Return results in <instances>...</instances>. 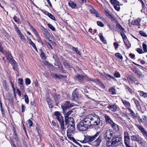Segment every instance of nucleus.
Instances as JSON below:
<instances>
[{"label":"nucleus","instance_id":"nucleus-1","mask_svg":"<svg viewBox=\"0 0 147 147\" xmlns=\"http://www.w3.org/2000/svg\"><path fill=\"white\" fill-rule=\"evenodd\" d=\"M100 132L97 131L96 133L93 136H84V140L80 142L84 143H91L93 142L94 145L97 147L98 146L101 142L102 136L100 135Z\"/></svg>","mask_w":147,"mask_h":147},{"label":"nucleus","instance_id":"nucleus-2","mask_svg":"<svg viewBox=\"0 0 147 147\" xmlns=\"http://www.w3.org/2000/svg\"><path fill=\"white\" fill-rule=\"evenodd\" d=\"M90 127L91 126H98L99 128L100 121L99 116L95 114L89 115L86 117Z\"/></svg>","mask_w":147,"mask_h":147},{"label":"nucleus","instance_id":"nucleus-3","mask_svg":"<svg viewBox=\"0 0 147 147\" xmlns=\"http://www.w3.org/2000/svg\"><path fill=\"white\" fill-rule=\"evenodd\" d=\"M122 140V136L121 134L114 135L111 141L107 140L106 142V146L107 147H115L116 144L121 142Z\"/></svg>","mask_w":147,"mask_h":147},{"label":"nucleus","instance_id":"nucleus-4","mask_svg":"<svg viewBox=\"0 0 147 147\" xmlns=\"http://www.w3.org/2000/svg\"><path fill=\"white\" fill-rule=\"evenodd\" d=\"M54 115L55 118L59 122V124L60 126V130L61 133L63 134L66 129V128L64 127V121L63 117L62 116L60 113L59 111H55L54 112Z\"/></svg>","mask_w":147,"mask_h":147},{"label":"nucleus","instance_id":"nucleus-5","mask_svg":"<svg viewBox=\"0 0 147 147\" xmlns=\"http://www.w3.org/2000/svg\"><path fill=\"white\" fill-rule=\"evenodd\" d=\"M85 117L80 122H78L77 125V128L80 131H86L88 128L90 127Z\"/></svg>","mask_w":147,"mask_h":147},{"label":"nucleus","instance_id":"nucleus-6","mask_svg":"<svg viewBox=\"0 0 147 147\" xmlns=\"http://www.w3.org/2000/svg\"><path fill=\"white\" fill-rule=\"evenodd\" d=\"M67 136L68 138L70 140L74 141L75 140L74 138L71 136L75 134L76 131L75 125H68L67 126Z\"/></svg>","mask_w":147,"mask_h":147},{"label":"nucleus","instance_id":"nucleus-7","mask_svg":"<svg viewBox=\"0 0 147 147\" xmlns=\"http://www.w3.org/2000/svg\"><path fill=\"white\" fill-rule=\"evenodd\" d=\"M114 136V131L111 129L107 130L104 135V138L106 140H110Z\"/></svg>","mask_w":147,"mask_h":147},{"label":"nucleus","instance_id":"nucleus-8","mask_svg":"<svg viewBox=\"0 0 147 147\" xmlns=\"http://www.w3.org/2000/svg\"><path fill=\"white\" fill-rule=\"evenodd\" d=\"M74 105L71 104L69 101H64L61 105V107L64 113H65L64 111L66 109L71 108Z\"/></svg>","mask_w":147,"mask_h":147},{"label":"nucleus","instance_id":"nucleus-9","mask_svg":"<svg viewBox=\"0 0 147 147\" xmlns=\"http://www.w3.org/2000/svg\"><path fill=\"white\" fill-rule=\"evenodd\" d=\"M80 95L76 90H75L73 92L72 94L71 99L74 102H78V101Z\"/></svg>","mask_w":147,"mask_h":147},{"label":"nucleus","instance_id":"nucleus-10","mask_svg":"<svg viewBox=\"0 0 147 147\" xmlns=\"http://www.w3.org/2000/svg\"><path fill=\"white\" fill-rule=\"evenodd\" d=\"M40 29L42 30V32L46 37L50 41L51 40L49 39V38L51 36L50 33L48 32V30L43 27L42 26H40Z\"/></svg>","mask_w":147,"mask_h":147},{"label":"nucleus","instance_id":"nucleus-11","mask_svg":"<svg viewBox=\"0 0 147 147\" xmlns=\"http://www.w3.org/2000/svg\"><path fill=\"white\" fill-rule=\"evenodd\" d=\"M127 80L129 84L134 83L135 84H138L137 81L132 76L129 75L127 76Z\"/></svg>","mask_w":147,"mask_h":147},{"label":"nucleus","instance_id":"nucleus-12","mask_svg":"<svg viewBox=\"0 0 147 147\" xmlns=\"http://www.w3.org/2000/svg\"><path fill=\"white\" fill-rule=\"evenodd\" d=\"M65 125H74V123L73 118L70 117L69 118H65Z\"/></svg>","mask_w":147,"mask_h":147},{"label":"nucleus","instance_id":"nucleus-13","mask_svg":"<svg viewBox=\"0 0 147 147\" xmlns=\"http://www.w3.org/2000/svg\"><path fill=\"white\" fill-rule=\"evenodd\" d=\"M109 109L112 111H116L119 108L115 104H113L108 106Z\"/></svg>","mask_w":147,"mask_h":147},{"label":"nucleus","instance_id":"nucleus-14","mask_svg":"<svg viewBox=\"0 0 147 147\" xmlns=\"http://www.w3.org/2000/svg\"><path fill=\"white\" fill-rule=\"evenodd\" d=\"M105 117L106 122L107 124H109L111 125L114 123L111 118L107 115H105Z\"/></svg>","mask_w":147,"mask_h":147},{"label":"nucleus","instance_id":"nucleus-15","mask_svg":"<svg viewBox=\"0 0 147 147\" xmlns=\"http://www.w3.org/2000/svg\"><path fill=\"white\" fill-rule=\"evenodd\" d=\"M110 126L114 130L117 132L119 131V129L118 125L114 122Z\"/></svg>","mask_w":147,"mask_h":147},{"label":"nucleus","instance_id":"nucleus-16","mask_svg":"<svg viewBox=\"0 0 147 147\" xmlns=\"http://www.w3.org/2000/svg\"><path fill=\"white\" fill-rule=\"evenodd\" d=\"M122 101L124 105L128 110H129V109H130V104L129 102L123 100H122Z\"/></svg>","mask_w":147,"mask_h":147},{"label":"nucleus","instance_id":"nucleus-17","mask_svg":"<svg viewBox=\"0 0 147 147\" xmlns=\"http://www.w3.org/2000/svg\"><path fill=\"white\" fill-rule=\"evenodd\" d=\"M30 29L35 35L36 37H39V35L38 32L36 31V30L31 25L30 26Z\"/></svg>","mask_w":147,"mask_h":147},{"label":"nucleus","instance_id":"nucleus-18","mask_svg":"<svg viewBox=\"0 0 147 147\" xmlns=\"http://www.w3.org/2000/svg\"><path fill=\"white\" fill-rule=\"evenodd\" d=\"M68 4L72 8H75L76 6V3L71 1H70L69 3Z\"/></svg>","mask_w":147,"mask_h":147},{"label":"nucleus","instance_id":"nucleus-19","mask_svg":"<svg viewBox=\"0 0 147 147\" xmlns=\"http://www.w3.org/2000/svg\"><path fill=\"white\" fill-rule=\"evenodd\" d=\"M76 79L80 82H82L83 80V77L82 76L78 75L76 76Z\"/></svg>","mask_w":147,"mask_h":147},{"label":"nucleus","instance_id":"nucleus-20","mask_svg":"<svg viewBox=\"0 0 147 147\" xmlns=\"http://www.w3.org/2000/svg\"><path fill=\"white\" fill-rule=\"evenodd\" d=\"M29 44L32 46L34 48V49L36 51L38 52V50L36 48L35 44L31 40V39H30V40Z\"/></svg>","mask_w":147,"mask_h":147},{"label":"nucleus","instance_id":"nucleus-21","mask_svg":"<svg viewBox=\"0 0 147 147\" xmlns=\"http://www.w3.org/2000/svg\"><path fill=\"white\" fill-rule=\"evenodd\" d=\"M111 4L114 5L120 4L119 2L117 0H111Z\"/></svg>","mask_w":147,"mask_h":147},{"label":"nucleus","instance_id":"nucleus-22","mask_svg":"<svg viewBox=\"0 0 147 147\" xmlns=\"http://www.w3.org/2000/svg\"><path fill=\"white\" fill-rule=\"evenodd\" d=\"M6 56L7 58V59L10 61H11L13 60V59L12 56L10 54L9 52H7L6 53Z\"/></svg>","mask_w":147,"mask_h":147},{"label":"nucleus","instance_id":"nucleus-23","mask_svg":"<svg viewBox=\"0 0 147 147\" xmlns=\"http://www.w3.org/2000/svg\"><path fill=\"white\" fill-rule=\"evenodd\" d=\"M19 36L20 38L22 39V40L24 42L26 41V39L24 36L23 35L22 33L20 32L18 33Z\"/></svg>","mask_w":147,"mask_h":147},{"label":"nucleus","instance_id":"nucleus-24","mask_svg":"<svg viewBox=\"0 0 147 147\" xmlns=\"http://www.w3.org/2000/svg\"><path fill=\"white\" fill-rule=\"evenodd\" d=\"M13 137L12 139H14L15 140V142H17L19 140L18 138L17 137V134L16 132L14 131L13 134Z\"/></svg>","mask_w":147,"mask_h":147},{"label":"nucleus","instance_id":"nucleus-25","mask_svg":"<svg viewBox=\"0 0 147 147\" xmlns=\"http://www.w3.org/2000/svg\"><path fill=\"white\" fill-rule=\"evenodd\" d=\"M100 40L104 44H107V41L105 40L104 37L102 35H101L100 36Z\"/></svg>","mask_w":147,"mask_h":147},{"label":"nucleus","instance_id":"nucleus-26","mask_svg":"<svg viewBox=\"0 0 147 147\" xmlns=\"http://www.w3.org/2000/svg\"><path fill=\"white\" fill-rule=\"evenodd\" d=\"M110 18L111 19V20L113 22H117L115 17L113 14L112 15H110Z\"/></svg>","mask_w":147,"mask_h":147},{"label":"nucleus","instance_id":"nucleus-27","mask_svg":"<svg viewBox=\"0 0 147 147\" xmlns=\"http://www.w3.org/2000/svg\"><path fill=\"white\" fill-rule=\"evenodd\" d=\"M116 26L121 30L123 31L124 30V29L122 27L120 24L118 23H117L116 24Z\"/></svg>","mask_w":147,"mask_h":147},{"label":"nucleus","instance_id":"nucleus-28","mask_svg":"<svg viewBox=\"0 0 147 147\" xmlns=\"http://www.w3.org/2000/svg\"><path fill=\"white\" fill-rule=\"evenodd\" d=\"M114 75V77L116 78H119L121 76L120 74L117 71H115V72Z\"/></svg>","mask_w":147,"mask_h":147},{"label":"nucleus","instance_id":"nucleus-29","mask_svg":"<svg viewBox=\"0 0 147 147\" xmlns=\"http://www.w3.org/2000/svg\"><path fill=\"white\" fill-rule=\"evenodd\" d=\"M26 124L27 125H28L30 127L32 126L33 122L30 119H29L27 121Z\"/></svg>","mask_w":147,"mask_h":147},{"label":"nucleus","instance_id":"nucleus-30","mask_svg":"<svg viewBox=\"0 0 147 147\" xmlns=\"http://www.w3.org/2000/svg\"><path fill=\"white\" fill-rule=\"evenodd\" d=\"M115 55L116 57L119 59H122L123 58L121 55L119 53H116L115 54Z\"/></svg>","mask_w":147,"mask_h":147},{"label":"nucleus","instance_id":"nucleus-31","mask_svg":"<svg viewBox=\"0 0 147 147\" xmlns=\"http://www.w3.org/2000/svg\"><path fill=\"white\" fill-rule=\"evenodd\" d=\"M109 91L110 92H111L112 94H116L115 90L113 88H112L109 89Z\"/></svg>","mask_w":147,"mask_h":147},{"label":"nucleus","instance_id":"nucleus-32","mask_svg":"<svg viewBox=\"0 0 147 147\" xmlns=\"http://www.w3.org/2000/svg\"><path fill=\"white\" fill-rule=\"evenodd\" d=\"M139 33L140 35L144 37H146L147 36V34H146V33L144 32V31H139Z\"/></svg>","mask_w":147,"mask_h":147},{"label":"nucleus","instance_id":"nucleus-33","mask_svg":"<svg viewBox=\"0 0 147 147\" xmlns=\"http://www.w3.org/2000/svg\"><path fill=\"white\" fill-rule=\"evenodd\" d=\"M2 85L4 88L6 90H7V86L6 85V82L5 80H3L2 82Z\"/></svg>","mask_w":147,"mask_h":147},{"label":"nucleus","instance_id":"nucleus-34","mask_svg":"<svg viewBox=\"0 0 147 147\" xmlns=\"http://www.w3.org/2000/svg\"><path fill=\"white\" fill-rule=\"evenodd\" d=\"M47 25L49 28L51 30L53 31L55 30V28L52 24H48Z\"/></svg>","mask_w":147,"mask_h":147},{"label":"nucleus","instance_id":"nucleus-35","mask_svg":"<svg viewBox=\"0 0 147 147\" xmlns=\"http://www.w3.org/2000/svg\"><path fill=\"white\" fill-rule=\"evenodd\" d=\"M40 57L43 59H46L45 54L42 51H41V53L40 54Z\"/></svg>","mask_w":147,"mask_h":147},{"label":"nucleus","instance_id":"nucleus-36","mask_svg":"<svg viewBox=\"0 0 147 147\" xmlns=\"http://www.w3.org/2000/svg\"><path fill=\"white\" fill-rule=\"evenodd\" d=\"M72 111H68L67 113L65 114V118H68L69 115H70L71 113H72Z\"/></svg>","mask_w":147,"mask_h":147},{"label":"nucleus","instance_id":"nucleus-37","mask_svg":"<svg viewBox=\"0 0 147 147\" xmlns=\"http://www.w3.org/2000/svg\"><path fill=\"white\" fill-rule=\"evenodd\" d=\"M105 14L107 16H109L110 17V15H112L113 13L108 9L106 10L105 11Z\"/></svg>","mask_w":147,"mask_h":147},{"label":"nucleus","instance_id":"nucleus-38","mask_svg":"<svg viewBox=\"0 0 147 147\" xmlns=\"http://www.w3.org/2000/svg\"><path fill=\"white\" fill-rule=\"evenodd\" d=\"M142 47L144 51L145 52H147L146 45V44L144 43L143 44Z\"/></svg>","mask_w":147,"mask_h":147},{"label":"nucleus","instance_id":"nucleus-39","mask_svg":"<svg viewBox=\"0 0 147 147\" xmlns=\"http://www.w3.org/2000/svg\"><path fill=\"white\" fill-rule=\"evenodd\" d=\"M23 79L22 78H19L18 79V84L20 85L23 84Z\"/></svg>","mask_w":147,"mask_h":147},{"label":"nucleus","instance_id":"nucleus-40","mask_svg":"<svg viewBox=\"0 0 147 147\" xmlns=\"http://www.w3.org/2000/svg\"><path fill=\"white\" fill-rule=\"evenodd\" d=\"M131 139L132 140L138 141L137 137L136 135H133L131 137Z\"/></svg>","mask_w":147,"mask_h":147},{"label":"nucleus","instance_id":"nucleus-41","mask_svg":"<svg viewBox=\"0 0 147 147\" xmlns=\"http://www.w3.org/2000/svg\"><path fill=\"white\" fill-rule=\"evenodd\" d=\"M120 4H118V5H114V8L117 11H119L120 9Z\"/></svg>","mask_w":147,"mask_h":147},{"label":"nucleus","instance_id":"nucleus-42","mask_svg":"<svg viewBox=\"0 0 147 147\" xmlns=\"http://www.w3.org/2000/svg\"><path fill=\"white\" fill-rule=\"evenodd\" d=\"M72 50L73 51H75L77 54L80 55V52L78 49L77 48H75L74 47H72Z\"/></svg>","mask_w":147,"mask_h":147},{"label":"nucleus","instance_id":"nucleus-43","mask_svg":"<svg viewBox=\"0 0 147 147\" xmlns=\"http://www.w3.org/2000/svg\"><path fill=\"white\" fill-rule=\"evenodd\" d=\"M25 100L26 103H28L29 102V99L28 96L26 94L24 96Z\"/></svg>","mask_w":147,"mask_h":147},{"label":"nucleus","instance_id":"nucleus-44","mask_svg":"<svg viewBox=\"0 0 147 147\" xmlns=\"http://www.w3.org/2000/svg\"><path fill=\"white\" fill-rule=\"evenodd\" d=\"M48 16L52 20H54L55 19V17L51 13H48Z\"/></svg>","mask_w":147,"mask_h":147},{"label":"nucleus","instance_id":"nucleus-45","mask_svg":"<svg viewBox=\"0 0 147 147\" xmlns=\"http://www.w3.org/2000/svg\"><path fill=\"white\" fill-rule=\"evenodd\" d=\"M30 80L28 78H26L25 79V83L26 85H28L30 83Z\"/></svg>","mask_w":147,"mask_h":147},{"label":"nucleus","instance_id":"nucleus-46","mask_svg":"<svg viewBox=\"0 0 147 147\" xmlns=\"http://www.w3.org/2000/svg\"><path fill=\"white\" fill-rule=\"evenodd\" d=\"M129 134L127 132H124V138H130L129 136H128Z\"/></svg>","mask_w":147,"mask_h":147},{"label":"nucleus","instance_id":"nucleus-47","mask_svg":"<svg viewBox=\"0 0 147 147\" xmlns=\"http://www.w3.org/2000/svg\"><path fill=\"white\" fill-rule=\"evenodd\" d=\"M13 69L15 70L16 69V67L17 66V64L15 61H14L13 62Z\"/></svg>","mask_w":147,"mask_h":147},{"label":"nucleus","instance_id":"nucleus-48","mask_svg":"<svg viewBox=\"0 0 147 147\" xmlns=\"http://www.w3.org/2000/svg\"><path fill=\"white\" fill-rule=\"evenodd\" d=\"M97 24L100 27H103L104 26V24L100 21H98L97 22Z\"/></svg>","mask_w":147,"mask_h":147},{"label":"nucleus","instance_id":"nucleus-49","mask_svg":"<svg viewBox=\"0 0 147 147\" xmlns=\"http://www.w3.org/2000/svg\"><path fill=\"white\" fill-rule=\"evenodd\" d=\"M144 75L141 72L138 71V78H144Z\"/></svg>","mask_w":147,"mask_h":147},{"label":"nucleus","instance_id":"nucleus-50","mask_svg":"<svg viewBox=\"0 0 147 147\" xmlns=\"http://www.w3.org/2000/svg\"><path fill=\"white\" fill-rule=\"evenodd\" d=\"M108 26L110 29L112 31H114L115 29V27L113 26L110 24H108Z\"/></svg>","mask_w":147,"mask_h":147},{"label":"nucleus","instance_id":"nucleus-51","mask_svg":"<svg viewBox=\"0 0 147 147\" xmlns=\"http://www.w3.org/2000/svg\"><path fill=\"white\" fill-rule=\"evenodd\" d=\"M124 42L125 43L126 46L127 47L128 49L130 47L131 44L129 42Z\"/></svg>","mask_w":147,"mask_h":147},{"label":"nucleus","instance_id":"nucleus-52","mask_svg":"<svg viewBox=\"0 0 147 147\" xmlns=\"http://www.w3.org/2000/svg\"><path fill=\"white\" fill-rule=\"evenodd\" d=\"M53 77L55 78H60L59 76L57 74H53L52 75Z\"/></svg>","mask_w":147,"mask_h":147},{"label":"nucleus","instance_id":"nucleus-53","mask_svg":"<svg viewBox=\"0 0 147 147\" xmlns=\"http://www.w3.org/2000/svg\"><path fill=\"white\" fill-rule=\"evenodd\" d=\"M129 140L130 138H124V143L125 144L129 143Z\"/></svg>","mask_w":147,"mask_h":147},{"label":"nucleus","instance_id":"nucleus-54","mask_svg":"<svg viewBox=\"0 0 147 147\" xmlns=\"http://www.w3.org/2000/svg\"><path fill=\"white\" fill-rule=\"evenodd\" d=\"M129 111L131 112V115L134 117H135L136 116L134 112L131 109H129Z\"/></svg>","mask_w":147,"mask_h":147},{"label":"nucleus","instance_id":"nucleus-55","mask_svg":"<svg viewBox=\"0 0 147 147\" xmlns=\"http://www.w3.org/2000/svg\"><path fill=\"white\" fill-rule=\"evenodd\" d=\"M126 90L128 92L130 93H131V90L128 86H126Z\"/></svg>","mask_w":147,"mask_h":147},{"label":"nucleus","instance_id":"nucleus-56","mask_svg":"<svg viewBox=\"0 0 147 147\" xmlns=\"http://www.w3.org/2000/svg\"><path fill=\"white\" fill-rule=\"evenodd\" d=\"M146 142L138 140V143L141 144L142 146H144L146 144Z\"/></svg>","mask_w":147,"mask_h":147},{"label":"nucleus","instance_id":"nucleus-57","mask_svg":"<svg viewBox=\"0 0 147 147\" xmlns=\"http://www.w3.org/2000/svg\"><path fill=\"white\" fill-rule=\"evenodd\" d=\"M13 19L16 22H18L20 20L16 16L14 17Z\"/></svg>","mask_w":147,"mask_h":147},{"label":"nucleus","instance_id":"nucleus-58","mask_svg":"<svg viewBox=\"0 0 147 147\" xmlns=\"http://www.w3.org/2000/svg\"><path fill=\"white\" fill-rule=\"evenodd\" d=\"M133 71L135 73L136 75L138 74V71L137 69L135 68H132V69Z\"/></svg>","mask_w":147,"mask_h":147},{"label":"nucleus","instance_id":"nucleus-59","mask_svg":"<svg viewBox=\"0 0 147 147\" xmlns=\"http://www.w3.org/2000/svg\"><path fill=\"white\" fill-rule=\"evenodd\" d=\"M105 76L106 77H107L108 78H110L111 79L112 78H113V76H112L108 74H105Z\"/></svg>","mask_w":147,"mask_h":147},{"label":"nucleus","instance_id":"nucleus-60","mask_svg":"<svg viewBox=\"0 0 147 147\" xmlns=\"http://www.w3.org/2000/svg\"><path fill=\"white\" fill-rule=\"evenodd\" d=\"M113 45L115 49H117L118 47V44L117 42H115L114 43Z\"/></svg>","mask_w":147,"mask_h":147},{"label":"nucleus","instance_id":"nucleus-61","mask_svg":"<svg viewBox=\"0 0 147 147\" xmlns=\"http://www.w3.org/2000/svg\"><path fill=\"white\" fill-rule=\"evenodd\" d=\"M14 26L15 28L16 29V31H17L18 33L20 32V31L19 30L18 28L16 25H15Z\"/></svg>","mask_w":147,"mask_h":147},{"label":"nucleus","instance_id":"nucleus-62","mask_svg":"<svg viewBox=\"0 0 147 147\" xmlns=\"http://www.w3.org/2000/svg\"><path fill=\"white\" fill-rule=\"evenodd\" d=\"M11 140L12 143V145H13V146L14 147H16V146L15 144V142H16L13 139H11Z\"/></svg>","mask_w":147,"mask_h":147},{"label":"nucleus","instance_id":"nucleus-63","mask_svg":"<svg viewBox=\"0 0 147 147\" xmlns=\"http://www.w3.org/2000/svg\"><path fill=\"white\" fill-rule=\"evenodd\" d=\"M47 46L49 47L50 49H53V47L49 43H47Z\"/></svg>","mask_w":147,"mask_h":147},{"label":"nucleus","instance_id":"nucleus-64","mask_svg":"<svg viewBox=\"0 0 147 147\" xmlns=\"http://www.w3.org/2000/svg\"><path fill=\"white\" fill-rule=\"evenodd\" d=\"M122 37L123 39L124 42H125V41L127 40V37L125 35H124V36H123V37Z\"/></svg>","mask_w":147,"mask_h":147}]
</instances>
